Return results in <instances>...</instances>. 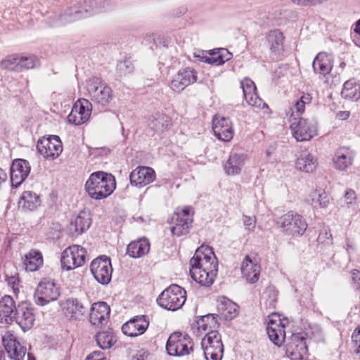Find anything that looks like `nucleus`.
<instances>
[{
    "instance_id": "obj_1",
    "label": "nucleus",
    "mask_w": 360,
    "mask_h": 360,
    "mask_svg": "<svg viewBox=\"0 0 360 360\" xmlns=\"http://www.w3.org/2000/svg\"><path fill=\"white\" fill-rule=\"evenodd\" d=\"M218 261L213 250L208 245L198 248L190 260L191 278L204 286L211 285L217 274Z\"/></svg>"
},
{
    "instance_id": "obj_2",
    "label": "nucleus",
    "mask_w": 360,
    "mask_h": 360,
    "mask_svg": "<svg viewBox=\"0 0 360 360\" xmlns=\"http://www.w3.org/2000/svg\"><path fill=\"white\" fill-rule=\"evenodd\" d=\"M311 99L309 94H304L295 102L287 113L292 135L297 141H309L317 135L316 124L300 117L305 110V105L310 104Z\"/></svg>"
},
{
    "instance_id": "obj_3",
    "label": "nucleus",
    "mask_w": 360,
    "mask_h": 360,
    "mask_svg": "<svg viewBox=\"0 0 360 360\" xmlns=\"http://www.w3.org/2000/svg\"><path fill=\"white\" fill-rule=\"evenodd\" d=\"M105 8V3L98 5L97 0H84L68 8L60 15H50L47 23L50 27H59L70 22L87 18L94 13L101 12Z\"/></svg>"
},
{
    "instance_id": "obj_4",
    "label": "nucleus",
    "mask_w": 360,
    "mask_h": 360,
    "mask_svg": "<svg viewBox=\"0 0 360 360\" xmlns=\"http://www.w3.org/2000/svg\"><path fill=\"white\" fill-rule=\"evenodd\" d=\"M115 177L104 172L92 173L85 184V190L93 199L101 200L108 197L115 189Z\"/></svg>"
},
{
    "instance_id": "obj_5",
    "label": "nucleus",
    "mask_w": 360,
    "mask_h": 360,
    "mask_svg": "<svg viewBox=\"0 0 360 360\" xmlns=\"http://www.w3.org/2000/svg\"><path fill=\"white\" fill-rule=\"evenodd\" d=\"M193 346V341L188 334L176 331L169 335L165 348L168 355L182 357L191 354Z\"/></svg>"
},
{
    "instance_id": "obj_6",
    "label": "nucleus",
    "mask_w": 360,
    "mask_h": 360,
    "mask_svg": "<svg viewBox=\"0 0 360 360\" xmlns=\"http://www.w3.org/2000/svg\"><path fill=\"white\" fill-rule=\"evenodd\" d=\"M86 89L91 101L101 107L108 106L113 98L112 90L101 78L89 79Z\"/></svg>"
},
{
    "instance_id": "obj_7",
    "label": "nucleus",
    "mask_w": 360,
    "mask_h": 360,
    "mask_svg": "<svg viewBox=\"0 0 360 360\" xmlns=\"http://www.w3.org/2000/svg\"><path fill=\"white\" fill-rule=\"evenodd\" d=\"M186 300V290L179 285L173 284L161 292L157 298V302L165 309L175 311L184 305Z\"/></svg>"
},
{
    "instance_id": "obj_8",
    "label": "nucleus",
    "mask_w": 360,
    "mask_h": 360,
    "mask_svg": "<svg viewBox=\"0 0 360 360\" xmlns=\"http://www.w3.org/2000/svg\"><path fill=\"white\" fill-rule=\"evenodd\" d=\"M276 224L283 231L292 236H302L307 228L304 218L297 212L290 211L279 217Z\"/></svg>"
},
{
    "instance_id": "obj_9",
    "label": "nucleus",
    "mask_w": 360,
    "mask_h": 360,
    "mask_svg": "<svg viewBox=\"0 0 360 360\" xmlns=\"http://www.w3.org/2000/svg\"><path fill=\"white\" fill-rule=\"evenodd\" d=\"M201 345L207 360H221L224 353V345L221 336L218 331H208L202 339Z\"/></svg>"
},
{
    "instance_id": "obj_10",
    "label": "nucleus",
    "mask_w": 360,
    "mask_h": 360,
    "mask_svg": "<svg viewBox=\"0 0 360 360\" xmlns=\"http://www.w3.org/2000/svg\"><path fill=\"white\" fill-rule=\"evenodd\" d=\"M86 250L78 245L67 248L61 255V266L67 271L82 266L86 262Z\"/></svg>"
},
{
    "instance_id": "obj_11",
    "label": "nucleus",
    "mask_w": 360,
    "mask_h": 360,
    "mask_svg": "<svg viewBox=\"0 0 360 360\" xmlns=\"http://www.w3.org/2000/svg\"><path fill=\"white\" fill-rule=\"evenodd\" d=\"M90 270L95 279L102 285L111 281L112 267L110 258L101 255L94 259L90 265Z\"/></svg>"
},
{
    "instance_id": "obj_12",
    "label": "nucleus",
    "mask_w": 360,
    "mask_h": 360,
    "mask_svg": "<svg viewBox=\"0 0 360 360\" xmlns=\"http://www.w3.org/2000/svg\"><path fill=\"white\" fill-rule=\"evenodd\" d=\"M60 295L59 289L53 281L44 279L37 285L34 294V302L37 305L44 306L56 301Z\"/></svg>"
},
{
    "instance_id": "obj_13",
    "label": "nucleus",
    "mask_w": 360,
    "mask_h": 360,
    "mask_svg": "<svg viewBox=\"0 0 360 360\" xmlns=\"http://www.w3.org/2000/svg\"><path fill=\"white\" fill-rule=\"evenodd\" d=\"M37 148L41 155L51 159L58 158L63 151L62 142L60 138L55 135L39 140Z\"/></svg>"
},
{
    "instance_id": "obj_14",
    "label": "nucleus",
    "mask_w": 360,
    "mask_h": 360,
    "mask_svg": "<svg viewBox=\"0 0 360 360\" xmlns=\"http://www.w3.org/2000/svg\"><path fill=\"white\" fill-rule=\"evenodd\" d=\"M91 112V104L85 98L78 100L68 117V122L75 125L86 122Z\"/></svg>"
},
{
    "instance_id": "obj_15",
    "label": "nucleus",
    "mask_w": 360,
    "mask_h": 360,
    "mask_svg": "<svg viewBox=\"0 0 360 360\" xmlns=\"http://www.w3.org/2000/svg\"><path fill=\"white\" fill-rule=\"evenodd\" d=\"M197 81V72L191 68L181 69L175 75L170 83L171 88L175 91H181Z\"/></svg>"
},
{
    "instance_id": "obj_16",
    "label": "nucleus",
    "mask_w": 360,
    "mask_h": 360,
    "mask_svg": "<svg viewBox=\"0 0 360 360\" xmlns=\"http://www.w3.org/2000/svg\"><path fill=\"white\" fill-rule=\"evenodd\" d=\"M13 321H15L23 331L30 330L34 326L35 321L33 309L27 302L18 304L15 309Z\"/></svg>"
},
{
    "instance_id": "obj_17",
    "label": "nucleus",
    "mask_w": 360,
    "mask_h": 360,
    "mask_svg": "<svg viewBox=\"0 0 360 360\" xmlns=\"http://www.w3.org/2000/svg\"><path fill=\"white\" fill-rule=\"evenodd\" d=\"M28 161L23 159L14 160L11 166V181L13 187L19 186L27 177L30 172Z\"/></svg>"
},
{
    "instance_id": "obj_18",
    "label": "nucleus",
    "mask_w": 360,
    "mask_h": 360,
    "mask_svg": "<svg viewBox=\"0 0 360 360\" xmlns=\"http://www.w3.org/2000/svg\"><path fill=\"white\" fill-rule=\"evenodd\" d=\"M212 129L216 137L223 141H230L234 134L232 122L228 117H214L212 120Z\"/></svg>"
},
{
    "instance_id": "obj_19",
    "label": "nucleus",
    "mask_w": 360,
    "mask_h": 360,
    "mask_svg": "<svg viewBox=\"0 0 360 360\" xmlns=\"http://www.w3.org/2000/svg\"><path fill=\"white\" fill-rule=\"evenodd\" d=\"M285 353L292 360H302L307 354L306 340L298 335H293L285 345Z\"/></svg>"
},
{
    "instance_id": "obj_20",
    "label": "nucleus",
    "mask_w": 360,
    "mask_h": 360,
    "mask_svg": "<svg viewBox=\"0 0 360 360\" xmlns=\"http://www.w3.org/2000/svg\"><path fill=\"white\" fill-rule=\"evenodd\" d=\"M148 326L149 320L146 316H136L125 323L122 330L127 336L136 337L144 333Z\"/></svg>"
},
{
    "instance_id": "obj_21",
    "label": "nucleus",
    "mask_w": 360,
    "mask_h": 360,
    "mask_svg": "<svg viewBox=\"0 0 360 360\" xmlns=\"http://www.w3.org/2000/svg\"><path fill=\"white\" fill-rule=\"evenodd\" d=\"M129 179L131 185L142 187L154 181L155 172L149 167H138L131 172Z\"/></svg>"
},
{
    "instance_id": "obj_22",
    "label": "nucleus",
    "mask_w": 360,
    "mask_h": 360,
    "mask_svg": "<svg viewBox=\"0 0 360 360\" xmlns=\"http://www.w3.org/2000/svg\"><path fill=\"white\" fill-rule=\"evenodd\" d=\"M3 343L9 357L13 360H23L27 349L16 340L13 334L7 333L3 338Z\"/></svg>"
},
{
    "instance_id": "obj_23",
    "label": "nucleus",
    "mask_w": 360,
    "mask_h": 360,
    "mask_svg": "<svg viewBox=\"0 0 360 360\" xmlns=\"http://www.w3.org/2000/svg\"><path fill=\"white\" fill-rule=\"evenodd\" d=\"M240 269L242 275L249 283H255L259 280L260 266L255 257L247 255L241 263Z\"/></svg>"
},
{
    "instance_id": "obj_24",
    "label": "nucleus",
    "mask_w": 360,
    "mask_h": 360,
    "mask_svg": "<svg viewBox=\"0 0 360 360\" xmlns=\"http://www.w3.org/2000/svg\"><path fill=\"white\" fill-rule=\"evenodd\" d=\"M63 310L65 315L70 319L80 320L87 312L86 307L77 298H68L63 304Z\"/></svg>"
},
{
    "instance_id": "obj_25",
    "label": "nucleus",
    "mask_w": 360,
    "mask_h": 360,
    "mask_svg": "<svg viewBox=\"0 0 360 360\" xmlns=\"http://www.w3.org/2000/svg\"><path fill=\"white\" fill-rule=\"evenodd\" d=\"M355 153L349 148H340L335 152L333 162L336 169L345 171L353 164Z\"/></svg>"
},
{
    "instance_id": "obj_26",
    "label": "nucleus",
    "mask_w": 360,
    "mask_h": 360,
    "mask_svg": "<svg viewBox=\"0 0 360 360\" xmlns=\"http://www.w3.org/2000/svg\"><path fill=\"white\" fill-rule=\"evenodd\" d=\"M110 311V307L105 302L93 304L89 314L91 323L97 326L105 325L109 319Z\"/></svg>"
},
{
    "instance_id": "obj_27",
    "label": "nucleus",
    "mask_w": 360,
    "mask_h": 360,
    "mask_svg": "<svg viewBox=\"0 0 360 360\" xmlns=\"http://www.w3.org/2000/svg\"><path fill=\"white\" fill-rule=\"evenodd\" d=\"M285 324L281 319H270L266 326V333L270 340L280 347L284 342L285 337Z\"/></svg>"
},
{
    "instance_id": "obj_28",
    "label": "nucleus",
    "mask_w": 360,
    "mask_h": 360,
    "mask_svg": "<svg viewBox=\"0 0 360 360\" xmlns=\"http://www.w3.org/2000/svg\"><path fill=\"white\" fill-rule=\"evenodd\" d=\"M248 159V155L245 153H231L224 165L226 173L229 175L239 174Z\"/></svg>"
},
{
    "instance_id": "obj_29",
    "label": "nucleus",
    "mask_w": 360,
    "mask_h": 360,
    "mask_svg": "<svg viewBox=\"0 0 360 360\" xmlns=\"http://www.w3.org/2000/svg\"><path fill=\"white\" fill-rule=\"evenodd\" d=\"M217 308L224 320H232L238 315V306L227 297H219L217 300Z\"/></svg>"
},
{
    "instance_id": "obj_30",
    "label": "nucleus",
    "mask_w": 360,
    "mask_h": 360,
    "mask_svg": "<svg viewBox=\"0 0 360 360\" xmlns=\"http://www.w3.org/2000/svg\"><path fill=\"white\" fill-rule=\"evenodd\" d=\"M312 68L317 74L323 76L328 75L333 68L331 56L325 52L319 53L313 61Z\"/></svg>"
},
{
    "instance_id": "obj_31",
    "label": "nucleus",
    "mask_w": 360,
    "mask_h": 360,
    "mask_svg": "<svg viewBox=\"0 0 360 360\" xmlns=\"http://www.w3.org/2000/svg\"><path fill=\"white\" fill-rule=\"evenodd\" d=\"M15 302L11 296L5 295L0 300V321L9 323L13 321L15 314Z\"/></svg>"
},
{
    "instance_id": "obj_32",
    "label": "nucleus",
    "mask_w": 360,
    "mask_h": 360,
    "mask_svg": "<svg viewBox=\"0 0 360 360\" xmlns=\"http://www.w3.org/2000/svg\"><path fill=\"white\" fill-rule=\"evenodd\" d=\"M22 259L24 269L31 272L37 271L44 262L41 252L37 250H31Z\"/></svg>"
},
{
    "instance_id": "obj_33",
    "label": "nucleus",
    "mask_w": 360,
    "mask_h": 360,
    "mask_svg": "<svg viewBox=\"0 0 360 360\" xmlns=\"http://www.w3.org/2000/svg\"><path fill=\"white\" fill-rule=\"evenodd\" d=\"M91 223L89 212L84 210L81 211L70 222L69 229L71 232L80 235L90 227Z\"/></svg>"
},
{
    "instance_id": "obj_34",
    "label": "nucleus",
    "mask_w": 360,
    "mask_h": 360,
    "mask_svg": "<svg viewBox=\"0 0 360 360\" xmlns=\"http://www.w3.org/2000/svg\"><path fill=\"white\" fill-rule=\"evenodd\" d=\"M317 166L316 158L308 151H302L297 157L295 167L300 171L312 172Z\"/></svg>"
},
{
    "instance_id": "obj_35",
    "label": "nucleus",
    "mask_w": 360,
    "mask_h": 360,
    "mask_svg": "<svg viewBox=\"0 0 360 360\" xmlns=\"http://www.w3.org/2000/svg\"><path fill=\"white\" fill-rule=\"evenodd\" d=\"M150 243L148 239L143 238L138 240L131 242L127 248V253L131 257L139 258L148 253Z\"/></svg>"
},
{
    "instance_id": "obj_36",
    "label": "nucleus",
    "mask_w": 360,
    "mask_h": 360,
    "mask_svg": "<svg viewBox=\"0 0 360 360\" xmlns=\"http://www.w3.org/2000/svg\"><path fill=\"white\" fill-rule=\"evenodd\" d=\"M39 205V197L32 191H25L18 201L19 207L25 211H32Z\"/></svg>"
},
{
    "instance_id": "obj_37",
    "label": "nucleus",
    "mask_w": 360,
    "mask_h": 360,
    "mask_svg": "<svg viewBox=\"0 0 360 360\" xmlns=\"http://www.w3.org/2000/svg\"><path fill=\"white\" fill-rule=\"evenodd\" d=\"M171 231L174 235L181 236L186 234L191 226L192 222L188 219L180 218L178 215H173L172 217Z\"/></svg>"
},
{
    "instance_id": "obj_38",
    "label": "nucleus",
    "mask_w": 360,
    "mask_h": 360,
    "mask_svg": "<svg viewBox=\"0 0 360 360\" xmlns=\"http://www.w3.org/2000/svg\"><path fill=\"white\" fill-rule=\"evenodd\" d=\"M341 96L347 100L357 101L360 98V86L355 79H349L345 82Z\"/></svg>"
},
{
    "instance_id": "obj_39",
    "label": "nucleus",
    "mask_w": 360,
    "mask_h": 360,
    "mask_svg": "<svg viewBox=\"0 0 360 360\" xmlns=\"http://www.w3.org/2000/svg\"><path fill=\"white\" fill-rule=\"evenodd\" d=\"M283 36L278 30H271L266 36L270 49L275 53H280L283 50Z\"/></svg>"
},
{
    "instance_id": "obj_40",
    "label": "nucleus",
    "mask_w": 360,
    "mask_h": 360,
    "mask_svg": "<svg viewBox=\"0 0 360 360\" xmlns=\"http://www.w3.org/2000/svg\"><path fill=\"white\" fill-rule=\"evenodd\" d=\"M170 118L165 114H156L149 123L150 128L157 133H162L171 126Z\"/></svg>"
},
{
    "instance_id": "obj_41",
    "label": "nucleus",
    "mask_w": 360,
    "mask_h": 360,
    "mask_svg": "<svg viewBox=\"0 0 360 360\" xmlns=\"http://www.w3.org/2000/svg\"><path fill=\"white\" fill-rule=\"evenodd\" d=\"M308 202L314 208H326L330 202V196L325 191H312L308 198Z\"/></svg>"
},
{
    "instance_id": "obj_42",
    "label": "nucleus",
    "mask_w": 360,
    "mask_h": 360,
    "mask_svg": "<svg viewBox=\"0 0 360 360\" xmlns=\"http://www.w3.org/2000/svg\"><path fill=\"white\" fill-rule=\"evenodd\" d=\"M96 340L98 345L103 349L110 348L116 342V338L111 330L97 333Z\"/></svg>"
},
{
    "instance_id": "obj_43",
    "label": "nucleus",
    "mask_w": 360,
    "mask_h": 360,
    "mask_svg": "<svg viewBox=\"0 0 360 360\" xmlns=\"http://www.w3.org/2000/svg\"><path fill=\"white\" fill-rule=\"evenodd\" d=\"M217 323L216 318L213 314L203 316L197 321L198 328L203 331L212 330V328H214Z\"/></svg>"
},
{
    "instance_id": "obj_44",
    "label": "nucleus",
    "mask_w": 360,
    "mask_h": 360,
    "mask_svg": "<svg viewBox=\"0 0 360 360\" xmlns=\"http://www.w3.org/2000/svg\"><path fill=\"white\" fill-rule=\"evenodd\" d=\"M20 57L17 55H11L7 56L4 60L1 62V67L3 69L20 71Z\"/></svg>"
},
{
    "instance_id": "obj_45",
    "label": "nucleus",
    "mask_w": 360,
    "mask_h": 360,
    "mask_svg": "<svg viewBox=\"0 0 360 360\" xmlns=\"http://www.w3.org/2000/svg\"><path fill=\"white\" fill-rule=\"evenodd\" d=\"M134 67L133 63L129 60L120 61L116 68L117 73L120 77L127 76L134 71Z\"/></svg>"
},
{
    "instance_id": "obj_46",
    "label": "nucleus",
    "mask_w": 360,
    "mask_h": 360,
    "mask_svg": "<svg viewBox=\"0 0 360 360\" xmlns=\"http://www.w3.org/2000/svg\"><path fill=\"white\" fill-rule=\"evenodd\" d=\"M317 241L319 243L330 245L333 243V238L330 230L328 228H323L321 230Z\"/></svg>"
},
{
    "instance_id": "obj_47",
    "label": "nucleus",
    "mask_w": 360,
    "mask_h": 360,
    "mask_svg": "<svg viewBox=\"0 0 360 360\" xmlns=\"http://www.w3.org/2000/svg\"><path fill=\"white\" fill-rule=\"evenodd\" d=\"M244 97H245L248 104L251 106L261 108L262 105H265V103L259 97L256 91L252 92L250 94H248L247 96H245Z\"/></svg>"
},
{
    "instance_id": "obj_48",
    "label": "nucleus",
    "mask_w": 360,
    "mask_h": 360,
    "mask_svg": "<svg viewBox=\"0 0 360 360\" xmlns=\"http://www.w3.org/2000/svg\"><path fill=\"white\" fill-rule=\"evenodd\" d=\"M37 60L34 56L20 57V71L28 70L36 66Z\"/></svg>"
},
{
    "instance_id": "obj_49",
    "label": "nucleus",
    "mask_w": 360,
    "mask_h": 360,
    "mask_svg": "<svg viewBox=\"0 0 360 360\" xmlns=\"http://www.w3.org/2000/svg\"><path fill=\"white\" fill-rule=\"evenodd\" d=\"M244 96L257 91L256 86L253 81L249 78H245L240 82Z\"/></svg>"
},
{
    "instance_id": "obj_50",
    "label": "nucleus",
    "mask_w": 360,
    "mask_h": 360,
    "mask_svg": "<svg viewBox=\"0 0 360 360\" xmlns=\"http://www.w3.org/2000/svg\"><path fill=\"white\" fill-rule=\"evenodd\" d=\"M243 222L245 229L248 232L253 231L255 228L256 219L255 217L243 215Z\"/></svg>"
},
{
    "instance_id": "obj_51",
    "label": "nucleus",
    "mask_w": 360,
    "mask_h": 360,
    "mask_svg": "<svg viewBox=\"0 0 360 360\" xmlns=\"http://www.w3.org/2000/svg\"><path fill=\"white\" fill-rule=\"evenodd\" d=\"M209 53L210 58H211V65H214L217 66L223 65V63L220 62L221 60L219 58H221V54L219 51V49L210 50Z\"/></svg>"
},
{
    "instance_id": "obj_52",
    "label": "nucleus",
    "mask_w": 360,
    "mask_h": 360,
    "mask_svg": "<svg viewBox=\"0 0 360 360\" xmlns=\"http://www.w3.org/2000/svg\"><path fill=\"white\" fill-rule=\"evenodd\" d=\"M352 287L355 290H360V271L357 269H354L351 272Z\"/></svg>"
},
{
    "instance_id": "obj_53",
    "label": "nucleus",
    "mask_w": 360,
    "mask_h": 360,
    "mask_svg": "<svg viewBox=\"0 0 360 360\" xmlns=\"http://www.w3.org/2000/svg\"><path fill=\"white\" fill-rule=\"evenodd\" d=\"M173 215H178L180 218L188 219L190 221H193L190 208L188 207H185L181 210H177Z\"/></svg>"
},
{
    "instance_id": "obj_54",
    "label": "nucleus",
    "mask_w": 360,
    "mask_h": 360,
    "mask_svg": "<svg viewBox=\"0 0 360 360\" xmlns=\"http://www.w3.org/2000/svg\"><path fill=\"white\" fill-rule=\"evenodd\" d=\"M219 51L221 54V58H219L221 60L220 62H222L223 64L231 59L232 53H230L226 49H219Z\"/></svg>"
},
{
    "instance_id": "obj_55",
    "label": "nucleus",
    "mask_w": 360,
    "mask_h": 360,
    "mask_svg": "<svg viewBox=\"0 0 360 360\" xmlns=\"http://www.w3.org/2000/svg\"><path fill=\"white\" fill-rule=\"evenodd\" d=\"M352 341L355 343L357 353H360V327L354 330L352 336Z\"/></svg>"
},
{
    "instance_id": "obj_56",
    "label": "nucleus",
    "mask_w": 360,
    "mask_h": 360,
    "mask_svg": "<svg viewBox=\"0 0 360 360\" xmlns=\"http://www.w3.org/2000/svg\"><path fill=\"white\" fill-rule=\"evenodd\" d=\"M194 57L198 58L200 61L210 64L211 58L210 56H207V53L204 51H200L198 53H195Z\"/></svg>"
},
{
    "instance_id": "obj_57",
    "label": "nucleus",
    "mask_w": 360,
    "mask_h": 360,
    "mask_svg": "<svg viewBox=\"0 0 360 360\" xmlns=\"http://www.w3.org/2000/svg\"><path fill=\"white\" fill-rule=\"evenodd\" d=\"M345 200L347 204H352L356 200L355 192L352 189L347 191L345 194Z\"/></svg>"
},
{
    "instance_id": "obj_58",
    "label": "nucleus",
    "mask_w": 360,
    "mask_h": 360,
    "mask_svg": "<svg viewBox=\"0 0 360 360\" xmlns=\"http://www.w3.org/2000/svg\"><path fill=\"white\" fill-rule=\"evenodd\" d=\"M104 354L100 351H95L91 353L86 359V360H104Z\"/></svg>"
},
{
    "instance_id": "obj_59",
    "label": "nucleus",
    "mask_w": 360,
    "mask_h": 360,
    "mask_svg": "<svg viewBox=\"0 0 360 360\" xmlns=\"http://www.w3.org/2000/svg\"><path fill=\"white\" fill-rule=\"evenodd\" d=\"M350 112L349 111H339L336 117L340 120H345L349 117Z\"/></svg>"
},
{
    "instance_id": "obj_60",
    "label": "nucleus",
    "mask_w": 360,
    "mask_h": 360,
    "mask_svg": "<svg viewBox=\"0 0 360 360\" xmlns=\"http://www.w3.org/2000/svg\"><path fill=\"white\" fill-rule=\"evenodd\" d=\"M292 1L300 6L311 5V0H292Z\"/></svg>"
},
{
    "instance_id": "obj_61",
    "label": "nucleus",
    "mask_w": 360,
    "mask_h": 360,
    "mask_svg": "<svg viewBox=\"0 0 360 360\" xmlns=\"http://www.w3.org/2000/svg\"><path fill=\"white\" fill-rule=\"evenodd\" d=\"M353 27V32L351 35H360V25L354 22Z\"/></svg>"
},
{
    "instance_id": "obj_62",
    "label": "nucleus",
    "mask_w": 360,
    "mask_h": 360,
    "mask_svg": "<svg viewBox=\"0 0 360 360\" xmlns=\"http://www.w3.org/2000/svg\"><path fill=\"white\" fill-rule=\"evenodd\" d=\"M7 179L6 173L0 167V185Z\"/></svg>"
},
{
    "instance_id": "obj_63",
    "label": "nucleus",
    "mask_w": 360,
    "mask_h": 360,
    "mask_svg": "<svg viewBox=\"0 0 360 360\" xmlns=\"http://www.w3.org/2000/svg\"><path fill=\"white\" fill-rule=\"evenodd\" d=\"M354 44L360 47V35H351Z\"/></svg>"
},
{
    "instance_id": "obj_64",
    "label": "nucleus",
    "mask_w": 360,
    "mask_h": 360,
    "mask_svg": "<svg viewBox=\"0 0 360 360\" xmlns=\"http://www.w3.org/2000/svg\"><path fill=\"white\" fill-rule=\"evenodd\" d=\"M328 0H311V6H316L318 4H321L323 2L327 1Z\"/></svg>"
}]
</instances>
